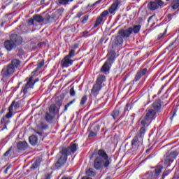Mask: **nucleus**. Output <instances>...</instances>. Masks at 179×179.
<instances>
[{"instance_id": "1", "label": "nucleus", "mask_w": 179, "mask_h": 179, "mask_svg": "<svg viewBox=\"0 0 179 179\" xmlns=\"http://www.w3.org/2000/svg\"><path fill=\"white\" fill-rule=\"evenodd\" d=\"M77 150L78 144L74 143H71L68 148H63L60 152V157L55 163V167H57V169L62 167V166L66 163V160H68V156H69V155H73V153H75Z\"/></svg>"}, {"instance_id": "2", "label": "nucleus", "mask_w": 179, "mask_h": 179, "mask_svg": "<svg viewBox=\"0 0 179 179\" xmlns=\"http://www.w3.org/2000/svg\"><path fill=\"white\" fill-rule=\"evenodd\" d=\"M97 155L99 157H97L94 161V167L96 170H100L103 167H108L111 164V159H110L106 151L99 150Z\"/></svg>"}, {"instance_id": "3", "label": "nucleus", "mask_w": 179, "mask_h": 179, "mask_svg": "<svg viewBox=\"0 0 179 179\" xmlns=\"http://www.w3.org/2000/svg\"><path fill=\"white\" fill-rule=\"evenodd\" d=\"M20 61L18 59H15L12 60L10 64L3 69L1 71L3 78H9V76H12V75L15 73V71L20 66Z\"/></svg>"}, {"instance_id": "4", "label": "nucleus", "mask_w": 179, "mask_h": 179, "mask_svg": "<svg viewBox=\"0 0 179 179\" xmlns=\"http://www.w3.org/2000/svg\"><path fill=\"white\" fill-rule=\"evenodd\" d=\"M161 108L162 103H160V99H158L146 110L145 117L153 121L157 117V114L160 112Z\"/></svg>"}, {"instance_id": "5", "label": "nucleus", "mask_w": 179, "mask_h": 179, "mask_svg": "<svg viewBox=\"0 0 179 179\" xmlns=\"http://www.w3.org/2000/svg\"><path fill=\"white\" fill-rule=\"evenodd\" d=\"M38 75V73H36L35 75H33V73H31L30 77L28 78H26L27 83L22 87L21 92L24 93V94H26L27 93H29L30 92L31 89H33L34 87V85L36 82H38L40 79L36 78L34 80V76H37Z\"/></svg>"}, {"instance_id": "6", "label": "nucleus", "mask_w": 179, "mask_h": 179, "mask_svg": "<svg viewBox=\"0 0 179 179\" xmlns=\"http://www.w3.org/2000/svg\"><path fill=\"white\" fill-rule=\"evenodd\" d=\"M106 80V76L103 74L98 75L96 80V83L93 85L92 89V94L94 96H97L100 90H101V87H103V83Z\"/></svg>"}, {"instance_id": "7", "label": "nucleus", "mask_w": 179, "mask_h": 179, "mask_svg": "<svg viewBox=\"0 0 179 179\" xmlns=\"http://www.w3.org/2000/svg\"><path fill=\"white\" fill-rule=\"evenodd\" d=\"M141 25H134L133 27H129L127 29H121L119 31L120 36H122L123 38H128L132 33L138 34L141 31Z\"/></svg>"}, {"instance_id": "8", "label": "nucleus", "mask_w": 179, "mask_h": 179, "mask_svg": "<svg viewBox=\"0 0 179 179\" xmlns=\"http://www.w3.org/2000/svg\"><path fill=\"white\" fill-rule=\"evenodd\" d=\"M15 44H19V42H17V35L13 34L10 36V40L4 42V47L7 51H12Z\"/></svg>"}, {"instance_id": "9", "label": "nucleus", "mask_w": 179, "mask_h": 179, "mask_svg": "<svg viewBox=\"0 0 179 179\" xmlns=\"http://www.w3.org/2000/svg\"><path fill=\"white\" fill-rule=\"evenodd\" d=\"M108 10H106L101 13V14L97 17L95 24H94V28L100 26L103 23V20H106L108 17Z\"/></svg>"}, {"instance_id": "10", "label": "nucleus", "mask_w": 179, "mask_h": 179, "mask_svg": "<svg viewBox=\"0 0 179 179\" xmlns=\"http://www.w3.org/2000/svg\"><path fill=\"white\" fill-rule=\"evenodd\" d=\"M141 146H142V141L141 138L136 136L131 141V149L134 151L139 150Z\"/></svg>"}, {"instance_id": "11", "label": "nucleus", "mask_w": 179, "mask_h": 179, "mask_svg": "<svg viewBox=\"0 0 179 179\" xmlns=\"http://www.w3.org/2000/svg\"><path fill=\"white\" fill-rule=\"evenodd\" d=\"M178 152L177 151L171 152L169 155H166L164 158L165 163H173L174 162V159L177 157Z\"/></svg>"}, {"instance_id": "12", "label": "nucleus", "mask_w": 179, "mask_h": 179, "mask_svg": "<svg viewBox=\"0 0 179 179\" xmlns=\"http://www.w3.org/2000/svg\"><path fill=\"white\" fill-rule=\"evenodd\" d=\"M178 152L177 151L171 152L169 155H166L164 158L165 163H173L174 162V159L177 157Z\"/></svg>"}, {"instance_id": "13", "label": "nucleus", "mask_w": 179, "mask_h": 179, "mask_svg": "<svg viewBox=\"0 0 179 179\" xmlns=\"http://www.w3.org/2000/svg\"><path fill=\"white\" fill-rule=\"evenodd\" d=\"M146 72H148V69L146 68L138 70L134 78V82H138L142 76H145V75H146Z\"/></svg>"}, {"instance_id": "14", "label": "nucleus", "mask_w": 179, "mask_h": 179, "mask_svg": "<svg viewBox=\"0 0 179 179\" xmlns=\"http://www.w3.org/2000/svg\"><path fill=\"white\" fill-rule=\"evenodd\" d=\"M112 65L113 64H110V63L106 62L101 68L100 72H101L102 73H105L106 75H107V73H110V69Z\"/></svg>"}, {"instance_id": "15", "label": "nucleus", "mask_w": 179, "mask_h": 179, "mask_svg": "<svg viewBox=\"0 0 179 179\" xmlns=\"http://www.w3.org/2000/svg\"><path fill=\"white\" fill-rule=\"evenodd\" d=\"M73 64V60L71 59L68 57H65L62 61V65L63 68H69V66H71Z\"/></svg>"}, {"instance_id": "16", "label": "nucleus", "mask_w": 179, "mask_h": 179, "mask_svg": "<svg viewBox=\"0 0 179 179\" xmlns=\"http://www.w3.org/2000/svg\"><path fill=\"white\" fill-rule=\"evenodd\" d=\"M118 5H120V1H115L111 5V6L108 9L109 13H110V15H115V11L117 10V9H118Z\"/></svg>"}, {"instance_id": "17", "label": "nucleus", "mask_w": 179, "mask_h": 179, "mask_svg": "<svg viewBox=\"0 0 179 179\" xmlns=\"http://www.w3.org/2000/svg\"><path fill=\"white\" fill-rule=\"evenodd\" d=\"M114 59H115V53L114 52H110L108 54V59L106 60V62H108L110 65H113Z\"/></svg>"}, {"instance_id": "18", "label": "nucleus", "mask_w": 179, "mask_h": 179, "mask_svg": "<svg viewBox=\"0 0 179 179\" xmlns=\"http://www.w3.org/2000/svg\"><path fill=\"white\" fill-rule=\"evenodd\" d=\"M27 142L26 141H20L17 143V149H19V150H26V149H27Z\"/></svg>"}, {"instance_id": "19", "label": "nucleus", "mask_w": 179, "mask_h": 179, "mask_svg": "<svg viewBox=\"0 0 179 179\" xmlns=\"http://www.w3.org/2000/svg\"><path fill=\"white\" fill-rule=\"evenodd\" d=\"M152 120L148 117V116H145L142 118L141 124L143 125V127H149V124L152 123Z\"/></svg>"}, {"instance_id": "20", "label": "nucleus", "mask_w": 179, "mask_h": 179, "mask_svg": "<svg viewBox=\"0 0 179 179\" xmlns=\"http://www.w3.org/2000/svg\"><path fill=\"white\" fill-rule=\"evenodd\" d=\"M120 113H121V108L116 107L112 112L111 116L114 120H117V118H118V115H120Z\"/></svg>"}, {"instance_id": "21", "label": "nucleus", "mask_w": 179, "mask_h": 179, "mask_svg": "<svg viewBox=\"0 0 179 179\" xmlns=\"http://www.w3.org/2000/svg\"><path fill=\"white\" fill-rule=\"evenodd\" d=\"M49 112L50 114H58L59 113V107L57 108L56 105H51L49 107Z\"/></svg>"}, {"instance_id": "22", "label": "nucleus", "mask_w": 179, "mask_h": 179, "mask_svg": "<svg viewBox=\"0 0 179 179\" xmlns=\"http://www.w3.org/2000/svg\"><path fill=\"white\" fill-rule=\"evenodd\" d=\"M29 143L32 145V146H36L38 142V138H37V136H31L29 138Z\"/></svg>"}, {"instance_id": "23", "label": "nucleus", "mask_w": 179, "mask_h": 179, "mask_svg": "<svg viewBox=\"0 0 179 179\" xmlns=\"http://www.w3.org/2000/svg\"><path fill=\"white\" fill-rule=\"evenodd\" d=\"M148 9L150 10H156V9H159V6H157V4L155 1H151L148 5Z\"/></svg>"}, {"instance_id": "24", "label": "nucleus", "mask_w": 179, "mask_h": 179, "mask_svg": "<svg viewBox=\"0 0 179 179\" xmlns=\"http://www.w3.org/2000/svg\"><path fill=\"white\" fill-rule=\"evenodd\" d=\"M124 43V39L122 38V36H117L115 37L114 41V44L115 45H121Z\"/></svg>"}, {"instance_id": "25", "label": "nucleus", "mask_w": 179, "mask_h": 179, "mask_svg": "<svg viewBox=\"0 0 179 179\" xmlns=\"http://www.w3.org/2000/svg\"><path fill=\"white\" fill-rule=\"evenodd\" d=\"M9 107H11L12 110H13V108L15 110H19V108H20V102H16V101H13Z\"/></svg>"}, {"instance_id": "26", "label": "nucleus", "mask_w": 179, "mask_h": 179, "mask_svg": "<svg viewBox=\"0 0 179 179\" xmlns=\"http://www.w3.org/2000/svg\"><path fill=\"white\" fill-rule=\"evenodd\" d=\"M44 66V61L41 60L38 64V66L36 67V69H35L34 71L32 72V75H36V73H37V72L40 73V69H41V67Z\"/></svg>"}, {"instance_id": "27", "label": "nucleus", "mask_w": 179, "mask_h": 179, "mask_svg": "<svg viewBox=\"0 0 179 179\" xmlns=\"http://www.w3.org/2000/svg\"><path fill=\"white\" fill-rule=\"evenodd\" d=\"M86 175L90 177H94V176H96V172L94 171V169L90 168L86 170Z\"/></svg>"}, {"instance_id": "28", "label": "nucleus", "mask_w": 179, "mask_h": 179, "mask_svg": "<svg viewBox=\"0 0 179 179\" xmlns=\"http://www.w3.org/2000/svg\"><path fill=\"white\" fill-rule=\"evenodd\" d=\"M34 20H36V22H38V23H41V22H44V18L43 16L36 15L34 16Z\"/></svg>"}, {"instance_id": "29", "label": "nucleus", "mask_w": 179, "mask_h": 179, "mask_svg": "<svg viewBox=\"0 0 179 179\" xmlns=\"http://www.w3.org/2000/svg\"><path fill=\"white\" fill-rule=\"evenodd\" d=\"M171 6H172V9H173V10L178 9V8H179V0H174L171 3Z\"/></svg>"}, {"instance_id": "30", "label": "nucleus", "mask_w": 179, "mask_h": 179, "mask_svg": "<svg viewBox=\"0 0 179 179\" xmlns=\"http://www.w3.org/2000/svg\"><path fill=\"white\" fill-rule=\"evenodd\" d=\"M13 115V109H12V107H8V113L6 115V118L9 120V118H12Z\"/></svg>"}, {"instance_id": "31", "label": "nucleus", "mask_w": 179, "mask_h": 179, "mask_svg": "<svg viewBox=\"0 0 179 179\" xmlns=\"http://www.w3.org/2000/svg\"><path fill=\"white\" fill-rule=\"evenodd\" d=\"M73 0H57V3L59 5H68L69 2H73Z\"/></svg>"}, {"instance_id": "32", "label": "nucleus", "mask_w": 179, "mask_h": 179, "mask_svg": "<svg viewBox=\"0 0 179 179\" xmlns=\"http://www.w3.org/2000/svg\"><path fill=\"white\" fill-rule=\"evenodd\" d=\"M45 118L48 122H51V121H52L54 119V117H52V115H51V114L49 113H46Z\"/></svg>"}, {"instance_id": "33", "label": "nucleus", "mask_w": 179, "mask_h": 179, "mask_svg": "<svg viewBox=\"0 0 179 179\" xmlns=\"http://www.w3.org/2000/svg\"><path fill=\"white\" fill-rule=\"evenodd\" d=\"M162 170H163V166H157L155 169V173L156 176H159V174H160V173H162Z\"/></svg>"}, {"instance_id": "34", "label": "nucleus", "mask_w": 179, "mask_h": 179, "mask_svg": "<svg viewBox=\"0 0 179 179\" xmlns=\"http://www.w3.org/2000/svg\"><path fill=\"white\" fill-rule=\"evenodd\" d=\"M154 2L157 5L159 8H162L164 5V2L162 0H155Z\"/></svg>"}, {"instance_id": "35", "label": "nucleus", "mask_w": 179, "mask_h": 179, "mask_svg": "<svg viewBox=\"0 0 179 179\" xmlns=\"http://www.w3.org/2000/svg\"><path fill=\"white\" fill-rule=\"evenodd\" d=\"M40 166V163H38V162L36 161L35 162H34L32 164V165L31 166L30 169L31 170H35V169H37V167Z\"/></svg>"}, {"instance_id": "36", "label": "nucleus", "mask_w": 179, "mask_h": 179, "mask_svg": "<svg viewBox=\"0 0 179 179\" xmlns=\"http://www.w3.org/2000/svg\"><path fill=\"white\" fill-rule=\"evenodd\" d=\"M75 52H76L75 50L72 49L69 52V55L67 56H66V57H68V58H70V59L71 58H73V57H75Z\"/></svg>"}, {"instance_id": "37", "label": "nucleus", "mask_w": 179, "mask_h": 179, "mask_svg": "<svg viewBox=\"0 0 179 179\" xmlns=\"http://www.w3.org/2000/svg\"><path fill=\"white\" fill-rule=\"evenodd\" d=\"M139 132H140V138H142V135H144L145 133L146 132V128L145 127V126L141 127Z\"/></svg>"}, {"instance_id": "38", "label": "nucleus", "mask_w": 179, "mask_h": 179, "mask_svg": "<svg viewBox=\"0 0 179 179\" xmlns=\"http://www.w3.org/2000/svg\"><path fill=\"white\" fill-rule=\"evenodd\" d=\"M87 20H89V15H84L82 17L81 23L83 24H85V23H87Z\"/></svg>"}, {"instance_id": "39", "label": "nucleus", "mask_w": 179, "mask_h": 179, "mask_svg": "<svg viewBox=\"0 0 179 179\" xmlns=\"http://www.w3.org/2000/svg\"><path fill=\"white\" fill-rule=\"evenodd\" d=\"M39 127L41 128V129H47V128H48V125H47L44 122H41L39 124Z\"/></svg>"}, {"instance_id": "40", "label": "nucleus", "mask_w": 179, "mask_h": 179, "mask_svg": "<svg viewBox=\"0 0 179 179\" xmlns=\"http://www.w3.org/2000/svg\"><path fill=\"white\" fill-rule=\"evenodd\" d=\"M86 101H87V96H83L80 101V106H85Z\"/></svg>"}, {"instance_id": "41", "label": "nucleus", "mask_w": 179, "mask_h": 179, "mask_svg": "<svg viewBox=\"0 0 179 179\" xmlns=\"http://www.w3.org/2000/svg\"><path fill=\"white\" fill-rule=\"evenodd\" d=\"M75 101H76V100L73 99V101H70L69 103H67V104L64 106V111H67V110H68V108L70 107L73 103H75Z\"/></svg>"}, {"instance_id": "42", "label": "nucleus", "mask_w": 179, "mask_h": 179, "mask_svg": "<svg viewBox=\"0 0 179 179\" xmlns=\"http://www.w3.org/2000/svg\"><path fill=\"white\" fill-rule=\"evenodd\" d=\"M27 23L29 24V26H33V24H34V17L28 20Z\"/></svg>"}, {"instance_id": "43", "label": "nucleus", "mask_w": 179, "mask_h": 179, "mask_svg": "<svg viewBox=\"0 0 179 179\" xmlns=\"http://www.w3.org/2000/svg\"><path fill=\"white\" fill-rule=\"evenodd\" d=\"M132 108V106H131V104L127 103L124 108V111H129Z\"/></svg>"}, {"instance_id": "44", "label": "nucleus", "mask_w": 179, "mask_h": 179, "mask_svg": "<svg viewBox=\"0 0 179 179\" xmlns=\"http://www.w3.org/2000/svg\"><path fill=\"white\" fill-rule=\"evenodd\" d=\"M170 173H171V171L167 170V171H166L165 172L163 173V175H162V176H163V177H166V176H169V174Z\"/></svg>"}, {"instance_id": "45", "label": "nucleus", "mask_w": 179, "mask_h": 179, "mask_svg": "<svg viewBox=\"0 0 179 179\" xmlns=\"http://www.w3.org/2000/svg\"><path fill=\"white\" fill-rule=\"evenodd\" d=\"M87 34H89V31H84L83 33H81L82 37H87V36H86Z\"/></svg>"}, {"instance_id": "46", "label": "nucleus", "mask_w": 179, "mask_h": 179, "mask_svg": "<svg viewBox=\"0 0 179 179\" xmlns=\"http://www.w3.org/2000/svg\"><path fill=\"white\" fill-rule=\"evenodd\" d=\"M76 93H75V90H73V88H71L70 90V96H75Z\"/></svg>"}, {"instance_id": "47", "label": "nucleus", "mask_w": 179, "mask_h": 179, "mask_svg": "<svg viewBox=\"0 0 179 179\" xmlns=\"http://www.w3.org/2000/svg\"><path fill=\"white\" fill-rule=\"evenodd\" d=\"M50 15H46L45 18L44 19V20H45V22H50Z\"/></svg>"}, {"instance_id": "48", "label": "nucleus", "mask_w": 179, "mask_h": 179, "mask_svg": "<svg viewBox=\"0 0 179 179\" xmlns=\"http://www.w3.org/2000/svg\"><path fill=\"white\" fill-rule=\"evenodd\" d=\"M10 153V149H9L8 150H7L5 153H4V155H3V156H9V154Z\"/></svg>"}, {"instance_id": "49", "label": "nucleus", "mask_w": 179, "mask_h": 179, "mask_svg": "<svg viewBox=\"0 0 179 179\" xmlns=\"http://www.w3.org/2000/svg\"><path fill=\"white\" fill-rule=\"evenodd\" d=\"M166 34V32H164L163 34H160L159 36H158V38L160 39V38H163V36H164Z\"/></svg>"}, {"instance_id": "50", "label": "nucleus", "mask_w": 179, "mask_h": 179, "mask_svg": "<svg viewBox=\"0 0 179 179\" xmlns=\"http://www.w3.org/2000/svg\"><path fill=\"white\" fill-rule=\"evenodd\" d=\"M97 135L96 133L91 131L89 134V136H96Z\"/></svg>"}, {"instance_id": "51", "label": "nucleus", "mask_w": 179, "mask_h": 179, "mask_svg": "<svg viewBox=\"0 0 179 179\" xmlns=\"http://www.w3.org/2000/svg\"><path fill=\"white\" fill-rule=\"evenodd\" d=\"M36 134H37L38 135H39V136H41L43 135V133L42 132H40V131H35Z\"/></svg>"}, {"instance_id": "52", "label": "nucleus", "mask_w": 179, "mask_h": 179, "mask_svg": "<svg viewBox=\"0 0 179 179\" xmlns=\"http://www.w3.org/2000/svg\"><path fill=\"white\" fill-rule=\"evenodd\" d=\"M80 16H82V13H78L77 14V17H80Z\"/></svg>"}, {"instance_id": "53", "label": "nucleus", "mask_w": 179, "mask_h": 179, "mask_svg": "<svg viewBox=\"0 0 179 179\" xmlns=\"http://www.w3.org/2000/svg\"><path fill=\"white\" fill-rule=\"evenodd\" d=\"M153 16H155V15H152V16H150V17L148 18V22H150V20H152V17H153Z\"/></svg>"}, {"instance_id": "54", "label": "nucleus", "mask_w": 179, "mask_h": 179, "mask_svg": "<svg viewBox=\"0 0 179 179\" xmlns=\"http://www.w3.org/2000/svg\"><path fill=\"white\" fill-rule=\"evenodd\" d=\"M97 3H100V1H96L93 4V6H94L95 5H97Z\"/></svg>"}, {"instance_id": "55", "label": "nucleus", "mask_w": 179, "mask_h": 179, "mask_svg": "<svg viewBox=\"0 0 179 179\" xmlns=\"http://www.w3.org/2000/svg\"><path fill=\"white\" fill-rule=\"evenodd\" d=\"M171 16H172L171 14H169L168 15V19H171Z\"/></svg>"}, {"instance_id": "56", "label": "nucleus", "mask_w": 179, "mask_h": 179, "mask_svg": "<svg viewBox=\"0 0 179 179\" xmlns=\"http://www.w3.org/2000/svg\"><path fill=\"white\" fill-rule=\"evenodd\" d=\"M6 128H7V127H6V125H5V126L3 127V128L1 129V131H3V129H6Z\"/></svg>"}, {"instance_id": "57", "label": "nucleus", "mask_w": 179, "mask_h": 179, "mask_svg": "<svg viewBox=\"0 0 179 179\" xmlns=\"http://www.w3.org/2000/svg\"><path fill=\"white\" fill-rule=\"evenodd\" d=\"M8 170H9V167H7L5 170V173H8Z\"/></svg>"}, {"instance_id": "58", "label": "nucleus", "mask_w": 179, "mask_h": 179, "mask_svg": "<svg viewBox=\"0 0 179 179\" xmlns=\"http://www.w3.org/2000/svg\"><path fill=\"white\" fill-rule=\"evenodd\" d=\"M148 152H150V149H148V150H146V153H148Z\"/></svg>"}, {"instance_id": "59", "label": "nucleus", "mask_w": 179, "mask_h": 179, "mask_svg": "<svg viewBox=\"0 0 179 179\" xmlns=\"http://www.w3.org/2000/svg\"><path fill=\"white\" fill-rule=\"evenodd\" d=\"M152 157L150 156V155H149L148 157V159H150Z\"/></svg>"}, {"instance_id": "60", "label": "nucleus", "mask_w": 179, "mask_h": 179, "mask_svg": "<svg viewBox=\"0 0 179 179\" xmlns=\"http://www.w3.org/2000/svg\"><path fill=\"white\" fill-rule=\"evenodd\" d=\"M62 179H69V178H62Z\"/></svg>"}, {"instance_id": "61", "label": "nucleus", "mask_w": 179, "mask_h": 179, "mask_svg": "<svg viewBox=\"0 0 179 179\" xmlns=\"http://www.w3.org/2000/svg\"><path fill=\"white\" fill-rule=\"evenodd\" d=\"M1 92H2V90L0 89V94H1Z\"/></svg>"}, {"instance_id": "62", "label": "nucleus", "mask_w": 179, "mask_h": 179, "mask_svg": "<svg viewBox=\"0 0 179 179\" xmlns=\"http://www.w3.org/2000/svg\"><path fill=\"white\" fill-rule=\"evenodd\" d=\"M158 94H160V92H158Z\"/></svg>"}, {"instance_id": "63", "label": "nucleus", "mask_w": 179, "mask_h": 179, "mask_svg": "<svg viewBox=\"0 0 179 179\" xmlns=\"http://www.w3.org/2000/svg\"><path fill=\"white\" fill-rule=\"evenodd\" d=\"M178 12H179V8H178Z\"/></svg>"}, {"instance_id": "64", "label": "nucleus", "mask_w": 179, "mask_h": 179, "mask_svg": "<svg viewBox=\"0 0 179 179\" xmlns=\"http://www.w3.org/2000/svg\"><path fill=\"white\" fill-rule=\"evenodd\" d=\"M166 1H170V0H166Z\"/></svg>"}]
</instances>
